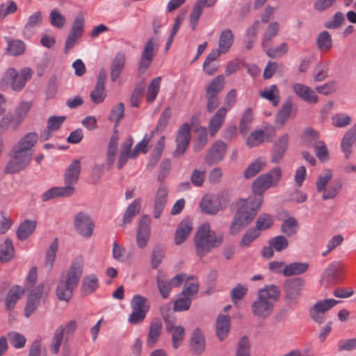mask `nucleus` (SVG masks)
<instances>
[{"instance_id":"59","label":"nucleus","mask_w":356,"mask_h":356,"mask_svg":"<svg viewBox=\"0 0 356 356\" xmlns=\"http://www.w3.org/2000/svg\"><path fill=\"white\" fill-rule=\"evenodd\" d=\"M345 17L341 12H337L333 17L325 22L324 26L329 29H337L344 22Z\"/></svg>"},{"instance_id":"61","label":"nucleus","mask_w":356,"mask_h":356,"mask_svg":"<svg viewBox=\"0 0 356 356\" xmlns=\"http://www.w3.org/2000/svg\"><path fill=\"white\" fill-rule=\"evenodd\" d=\"M332 173L329 169L325 170L319 176L316 181V190L318 192L325 191L329 181L332 179Z\"/></svg>"},{"instance_id":"50","label":"nucleus","mask_w":356,"mask_h":356,"mask_svg":"<svg viewBox=\"0 0 356 356\" xmlns=\"http://www.w3.org/2000/svg\"><path fill=\"white\" fill-rule=\"evenodd\" d=\"M58 242L57 238H54L52 243L50 244L49 248L47 249L45 254V266L51 270L53 267L56 254L58 251Z\"/></svg>"},{"instance_id":"18","label":"nucleus","mask_w":356,"mask_h":356,"mask_svg":"<svg viewBox=\"0 0 356 356\" xmlns=\"http://www.w3.org/2000/svg\"><path fill=\"white\" fill-rule=\"evenodd\" d=\"M292 89L298 97L309 104H316L318 102V95L315 91L306 85L296 83L292 85Z\"/></svg>"},{"instance_id":"5","label":"nucleus","mask_w":356,"mask_h":356,"mask_svg":"<svg viewBox=\"0 0 356 356\" xmlns=\"http://www.w3.org/2000/svg\"><path fill=\"white\" fill-rule=\"evenodd\" d=\"M32 156L33 152H27L13 146L9 154L10 160L5 168V172L15 174L24 170L29 165Z\"/></svg>"},{"instance_id":"47","label":"nucleus","mask_w":356,"mask_h":356,"mask_svg":"<svg viewBox=\"0 0 356 356\" xmlns=\"http://www.w3.org/2000/svg\"><path fill=\"white\" fill-rule=\"evenodd\" d=\"M8 42L7 51L12 56H19L26 51V44L21 40L6 39Z\"/></svg>"},{"instance_id":"21","label":"nucleus","mask_w":356,"mask_h":356,"mask_svg":"<svg viewBox=\"0 0 356 356\" xmlns=\"http://www.w3.org/2000/svg\"><path fill=\"white\" fill-rule=\"evenodd\" d=\"M227 113V108L226 107H220L211 118L209 123V130L211 136H214L221 129L225 122Z\"/></svg>"},{"instance_id":"8","label":"nucleus","mask_w":356,"mask_h":356,"mask_svg":"<svg viewBox=\"0 0 356 356\" xmlns=\"http://www.w3.org/2000/svg\"><path fill=\"white\" fill-rule=\"evenodd\" d=\"M305 284V281L301 277H296L284 282L283 286L287 304L293 305L298 302L304 289Z\"/></svg>"},{"instance_id":"31","label":"nucleus","mask_w":356,"mask_h":356,"mask_svg":"<svg viewBox=\"0 0 356 356\" xmlns=\"http://www.w3.org/2000/svg\"><path fill=\"white\" fill-rule=\"evenodd\" d=\"M99 286V282L97 276L95 274H90L83 277L81 290L83 295L87 296L88 294L94 293Z\"/></svg>"},{"instance_id":"14","label":"nucleus","mask_w":356,"mask_h":356,"mask_svg":"<svg viewBox=\"0 0 356 356\" xmlns=\"http://www.w3.org/2000/svg\"><path fill=\"white\" fill-rule=\"evenodd\" d=\"M296 109L293 108L292 98L289 97L283 103L275 116V123L279 128L282 127L291 117L296 115Z\"/></svg>"},{"instance_id":"51","label":"nucleus","mask_w":356,"mask_h":356,"mask_svg":"<svg viewBox=\"0 0 356 356\" xmlns=\"http://www.w3.org/2000/svg\"><path fill=\"white\" fill-rule=\"evenodd\" d=\"M170 117H171V109L170 107H167L161 113L159 121L155 127V129L152 131L150 137H152L155 132L163 131L167 127V124L168 123V121H169Z\"/></svg>"},{"instance_id":"12","label":"nucleus","mask_w":356,"mask_h":356,"mask_svg":"<svg viewBox=\"0 0 356 356\" xmlns=\"http://www.w3.org/2000/svg\"><path fill=\"white\" fill-rule=\"evenodd\" d=\"M191 140V127L188 123L184 124L179 129L176 138L177 147L174 156L179 157L186 150Z\"/></svg>"},{"instance_id":"28","label":"nucleus","mask_w":356,"mask_h":356,"mask_svg":"<svg viewBox=\"0 0 356 356\" xmlns=\"http://www.w3.org/2000/svg\"><path fill=\"white\" fill-rule=\"evenodd\" d=\"M37 222L35 220H24L19 225L16 234L19 240L24 241L29 238L35 230Z\"/></svg>"},{"instance_id":"10","label":"nucleus","mask_w":356,"mask_h":356,"mask_svg":"<svg viewBox=\"0 0 356 356\" xmlns=\"http://www.w3.org/2000/svg\"><path fill=\"white\" fill-rule=\"evenodd\" d=\"M74 227L80 236L88 238L93 234L95 223L88 214L79 212L74 216Z\"/></svg>"},{"instance_id":"2","label":"nucleus","mask_w":356,"mask_h":356,"mask_svg":"<svg viewBox=\"0 0 356 356\" xmlns=\"http://www.w3.org/2000/svg\"><path fill=\"white\" fill-rule=\"evenodd\" d=\"M83 273V261L81 257H76L72 261L66 274L60 277L56 291L58 300L70 301L74 290L79 285Z\"/></svg>"},{"instance_id":"23","label":"nucleus","mask_w":356,"mask_h":356,"mask_svg":"<svg viewBox=\"0 0 356 356\" xmlns=\"http://www.w3.org/2000/svg\"><path fill=\"white\" fill-rule=\"evenodd\" d=\"M230 331V318L227 315L218 316L216 324V333L220 341L225 339Z\"/></svg>"},{"instance_id":"48","label":"nucleus","mask_w":356,"mask_h":356,"mask_svg":"<svg viewBox=\"0 0 356 356\" xmlns=\"http://www.w3.org/2000/svg\"><path fill=\"white\" fill-rule=\"evenodd\" d=\"M161 77L157 76L153 79L147 87L146 99L148 102H153L160 90Z\"/></svg>"},{"instance_id":"42","label":"nucleus","mask_w":356,"mask_h":356,"mask_svg":"<svg viewBox=\"0 0 356 356\" xmlns=\"http://www.w3.org/2000/svg\"><path fill=\"white\" fill-rule=\"evenodd\" d=\"M225 79L222 76H216L206 88L205 95L218 96L223 90Z\"/></svg>"},{"instance_id":"1","label":"nucleus","mask_w":356,"mask_h":356,"mask_svg":"<svg viewBox=\"0 0 356 356\" xmlns=\"http://www.w3.org/2000/svg\"><path fill=\"white\" fill-rule=\"evenodd\" d=\"M263 202L261 197L241 199L237 202L238 209L230 225L229 232L232 236L250 225L257 215Z\"/></svg>"},{"instance_id":"17","label":"nucleus","mask_w":356,"mask_h":356,"mask_svg":"<svg viewBox=\"0 0 356 356\" xmlns=\"http://www.w3.org/2000/svg\"><path fill=\"white\" fill-rule=\"evenodd\" d=\"M150 220L148 216H144L140 221L137 234H136V243L140 248H145L149 241L150 236Z\"/></svg>"},{"instance_id":"13","label":"nucleus","mask_w":356,"mask_h":356,"mask_svg":"<svg viewBox=\"0 0 356 356\" xmlns=\"http://www.w3.org/2000/svg\"><path fill=\"white\" fill-rule=\"evenodd\" d=\"M227 145L222 140H217L209 149L204 156V161L209 165L221 161L227 152Z\"/></svg>"},{"instance_id":"15","label":"nucleus","mask_w":356,"mask_h":356,"mask_svg":"<svg viewBox=\"0 0 356 356\" xmlns=\"http://www.w3.org/2000/svg\"><path fill=\"white\" fill-rule=\"evenodd\" d=\"M44 284H40L29 296L24 309V315L26 317H29L38 308L44 292Z\"/></svg>"},{"instance_id":"64","label":"nucleus","mask_w":356,"mask_h":356,"mask_svg":"<svg viewBox=\"0 0 356 356\" xmlns=\"http://www.w3.org/2000/svg\"><path fill=\"white\" fill-rule=\"evenodd\" d=\"M236 356H250V346L249 340L246 337H243L238 341Z\"/></svg>"},{"instance_id":"30","label":"nucleus","mask_w":356,"mask_h":356,"mask_svg":"<svg viewBox=\"0 0 356 356\" xmlns=\"http://www.w3.org/2000/svg\"><path fill=\"white\" fill-rule=\"evenodd\" d=\"M280 30V24L277 22H273L268 24L262 35V48L272 45L273 40L276 37Z\"/></svg>"},{"instance_id":"29","label":"nucleus","mask_w":356,"mask_h":356,"mask_svg":"<svg viewBox=\"0 0 356 356\" xmlns=\"http://www.w3.org/2000/svg\"><path fill=\"white\" fill-rule=\"evenodd\" d=\"M193 224L189 220H182L175 232V241L177 245L181 244L189 236L192 231Z\"/></svg>"},{"instance_id":"44","label":"nucleus","mask_w":356,"mask_h":356,"mask_svg":"<svg viewBox=\"0 0 356 356\" xmlns=\"http://www.w3.org/2000/svg\"><path fill=\"white\" fill-rule=\"evenodd\" d=\"M266 165V161L263 158H258L254 162L250 163L244 171V177L246 179L253 177Z\"/></svg>"},{"instance_id":"6","label":"nucleus","mask_w":356,"mask_h":356,"mask_svg":"<svg viewBox=\"0 0 356 356\" xmlns=\"http://www.w3.org/2000/svg\"><path fill=\"white\" fill-rule=\"evenodd\" d=\"M282 177V170L280 167L274 168L270 172L258 177L252 184V191L254 197H262V193L271 186H276Z\"/></svg>"},{"instance_id":"26","label":"nucleus","mask_w":356,"mask_h":356,"mask_svg":"<svg viewBox=\"0 0 356 356\" xmlns=\"http://www.w3.org/2000/svg\"><path fill=\"white\" fill-rule=\"evenodd\" d=\"M191 350L195 354H201L205 349V339L199 328H195L192 332L190 341Z\"/></svg>"},{"instance_id":"19","label":"nucleus","mask_w":356,"mask_h":356,"mask_svg":"<svg viewBox=\"0 0 356 356\" xmlns=\"http://www.w3.org/2000/svg\"><path fill=\"white\" fill-rule=\"evenodd\" d=\"M168 193V188L163 184L157 189L154 197L153 210V216L155 218H159L161 216L166 204Z\"/></svg>"},{"instance_id":"25","label":"nucleus","mask_w":356,"mask_h":356,"mask_svg":"<svg viewBox=\"0 0 356 356\" xmlns=\"http://www.w3.org/2000/svg\"><path fill=\"white\" fill-rule=\"evenodd\" d=\"M42 15L41 11L33 13L28 19L24 26L22 35L25 39H29L34 33L33 29L42 24Z\"/></svg>"},{"instance_id":"62","label":"nucleus","mask_w":356,"mask_h":356,"mask_svg":"<svg viewBox=\"0 0 356 356\" xmlns=\"http://www.w3.org/2000/svg\"><path fill=\"white\" fill-rule=\"evenodd\" d=\"M264 140V131L257 130L250 134L247 138L246 144L249 147H253L262 143Z\"/></svg>"},{"instance_id":"41","label":"nucleus","mask_w":356,"mask_h":356,"mask_svg":"<svg viewBox=\"0 0 356 356\" xmlns=\"http://www.w3.org/2000/svg\"><path fill=\"white\" fill-rule=\"evenodd\" d=\"M317 47L320 51H328L332 47V38L327 31L321 32L316 38Z\"/></svg>"},{"instance_id":"63","label":"nucleus","mask_w":356,"mask_h":356,"mask_svg":"<svg viewBox=\"0 0 356 356\" xmlns=\"http://www.w3.org/2000/svg\"><path fill=\"white\" fill-rule=\"evenodd\" d=\"M8 337L10 344L15 348H22L25 346L26 340L23 334L16 332H10L8 334Z\"/></svg>"},{"instance_id":"57","label":"nucleus","mask_w":356,"mask_h":356,"mask_svg":"<svg viewBox=\"0 0 356 356\" xmlns=\"http://www.w3.org/2000/svg\"><path fill=\"white\" fill-rule=\"evenodd\" d=\"M273 224V218L270 215L263 213L257 218L256 225L252 227L253 229H257L258 232L268 229Z\"/></svg>"},{"instance_id":"27","label":"nucleus","mask_w":356,"mask_h":356,"mask_svg":"<svg viewBox=\"0 0 356 356\" xmlns=\"http://www.w3.org/2000/svg\"><path fill=\"white\" fill-rule=\"evenodd\" d=\"M125 54L122 52H118L111 63V79L115 81L120 76L125 64Z\"/></svg>"},{"instance_id":"46","label":"nucleus","mask_w":356,"mask_h":356,"mask_svg":"<svg viewBox=\"0 0 356 356\" xmlns=\"http://www.w3.org/2000/svg\"><path fill=\"white\" fill-rule=\"evenodd\" d=\"M200 207L202 212L215 215L219 211L220 204L209 198L204 197L200 202Z\"/></svg>"},{"instance_id":"58","label":"nucleus","mask_w":356,"mask_h":356,"mask_svg":"<svg viewBox=\"0 0 356 356\" xmlns=\"http://www.w3.org/2000/svg\"><path fill=\"white\" fill-rule=\"evenodd\" d=\"M192 300L179 293L175 301L173 309L175 312H184L189 309Z\"/></svg>"},{"instance_id":"37","label":"nucleus","mask_w":356,"mask_h":356,"mask_svg":"<svg viewBox=\"0 0 356 356\" xmlns=\"http://www.w3.org/2000/svg\"><path fill=\"white\" fill-rule=\"evenodd\" d=\"M24 292V290L19 286H14L9 290L5 300V305L8 310H12L15 307Z\"/></svg>"},{"instance_id":"11","label":"nucleus","mask_w":356,"mask_h":356,"mask_svg":"<svg viewBox=\"0 0 356 356\" xmlns=\"http://www.w3.org/2000/svg\"><path fill=\"white\" fill-rule=\"evenodd\" d=\"M106 79V71L102 68L99 70L95 88L90 93L91 101L95 104L102 103L106 97L105 91V81Z\"/></svg>"},{"instance_id":"3","label":"nucleus","mask_w":356,"mask_h":356,"mask_svg":"<svg viewBox=\"0 0 356 356\" xmlns=\"http://www.w3.org/2000/svg\"><path fill=\"white\" fill-rule=\"evenodd\" d=\"M223 241V236L211 230L210 225L203 223L197 230L194 243L195 252L199 257H203L213 249L219 247Z\"/></svg>"},{"instance_id":"38","label":"nucleus","mask_w":356,"mask_h":356,"mask_svg":"<svg viewBox=\"0 0 356 356\" xmlns=\"http://www.w3.org/2000/svg\"><path fill=\"white\" fill-rule=\"evenodd\" d=\"M261 97L268 100L274 106H277L280 102V91L276 85H271L260 91Z\"/></svg>"},{"instance_id":"45","label":"nucleus","mask_w":356,"mask_h":356,"mask_svg":"<svg viewBox=\"0 0 356 356\" xmlns=\"http://www.w3.org/2000/svg\"><path fill=\"white\" fill-rule=\"evenodd\" d=\"M298 221L293 217H289L284 220L281 225V231L286 236H292L296 234L298 230Z\"/></svg>"},{"instance_id":"39","label":"nucleus","mask_w":356,"mask_h":356,"mask_svg":"<svg viewBox=\"0 0 356 356\" xmlns=\"http://www.w3.org/2000/svg\"><path fill=\"white\" fill-rule=\"evenodd\" d=\"M118 132L115 129L110 138L107 151V163L111 167L115 159V154L118 146Z\"/></svg>"},{"instance_id":"56","label":"nucleus","mask_w":356,"mask_h":356,"mask_svg":"<svg viewBox=\"0 0 356 356\" xmlns=\"http://www.w3.org/2000/svg\"><path fill=\"white\" fill-rule=\"evenodd\" d=\"M49 22L52 26L62 29L66 23V19L58 9L54 8L49 13Z\"/></svg>"},{"instance_id":"22","label":"nucleus","mask_w":356,"mask_h":356,"mask_svg":"<svg viewBox=\"0 0 356 356\" xmlns=\"http://www.w3.org/2000/svg\"><path fill=\"white\" fill-rule=\"evenodd\" d=\"M81 172V163L79 160H74L65 170L64 181L65 184L74 186L79 178Z\"/></svg>"},{"instance_id":"20","label":"nucleus","mask_w":356,"mask_h":356,"mask_svg":"<svg viewBox=\"0 0 356 356\" xmlns=\"http://www.w3.org/2000/svg\"><path fill=\"white\" fill-rule=\"evenodd\" d=\"M217 0H197L190 14V24L193 30L195 29L198 20L202 13L204 6H214Z\"/></svg>"},{"instance_id":"43","label":"nucleus","mask_w":356,"mask_h":356,"mask_svg":"<svg viewBox=\"0 0 356 356\" xmlns=\"http://www.w3.org/2000/svg\"><path fill=\"white\" fill-rule=\"evenodd\" d=\"M15 254L13 241L10 238L5 240L4 243L0 245V261L6 262L11 260Z\"/></svg>"},{"instance_id":"4","label":"nucleus","mask_w":356,"mask_h":356,"mask_svg":"<svg viewBox=\"0 0 356 356\" xmlns=\"http://www.w3.org/2000/svg\"><path fill=\"white\" fill-rule=\"evenodd\" d=\"M280 291L275 285L267 286L258 291L257 299L252 305V311L254 316L265 318L270 316L275 301L279 298Z\"/></svg>"},{"instance_id":"54","label":"nucleus","mask_w":356,"mask_h":356,"mask_svg":"<svg viewBox=\"0 0 356 356\" xmlns=\"http://www.w3.org/2000/svg\"><path fill=\"white\" fill-rule=\"evenodd\" d=\"M266 55L272 58H280L288 51V45L286 42L282 43L280 46L272 47L271 46L263 48Z\"/></svg>"},{"instance_id":"60","label":"nucleus","mask_w":356,"mask_h":356,"mask_svg":"<svg viewBox=\"0 0 356 356\" xmlns=\"http://www.w3.org/2000/svg\"><path fill=\"white\" fill-rule=\"evenodd\" d=\"M17 10V4L12 0L0 4V21L3 20L7 15L15 13Z\"/></svg>"},{"instance_id":"36","label":"nucleus","mask_w":356,"mask_h":356,"mask_svg":"<svg viewBox=\"0 0 356 356\" xmlns=\"http://www.w3.org/2000/svg\"><path fill=\"white\" fill-rule=\"evenodd\" d=\"M38 136L35 132H29L23 136L14 146L27 152H33L32 148L36 143Z\"/></svg>"},{"instance_id":"24","label":"nucleus","mask_w":356,"mask_h":356,"mask_svg":"<svg viewBox=\"0 0 356 356\" xmlns=\"http://www.w3.org/2000/svg\"><path fill=\"white\" fill-rule=\"evenodd\" d=\"M162 327V323L159 319L155 318L151 321L146 341L147 346H154L161 336Z\"/></svg>"},{"instance_id":"32","label":"nucleus","mask_w":356,"mask_h":356,"mask_svg":"<svg viewBox=\"0 0 356 356\" xmlns=\"http://www.w3.org/2000/svg\"><path fill=\"white\" fill-rule=\"evenodd\" d=\"M141 203V199L137 198L128 206L123 216L122 227H124L127 224L131 222L134 218L140 212Z\"/></svg>"},{"instance_id":"16","label":"nucleus","mask_w":356,"mask_h":356,"mask_svg":"<svg viewBox=\"0 0 356 356\" xmlns=\"http://www.w3.org/2000/svg\"><path fill=\"white\" fill-rule=\"evenodd\" d=\"M339 264L337 262L330 263L328 266L323 270L320 280L321 284L327 288L332 284L338 282V277L339 273Z\"/></svg>"},{"instance_id":"55","label":"nucleus","mask_w":356,"mask_h":356,"mask_svg":"<svg viewBox=\"0 0 356 356\" xmlns=\"http://www.w3.org/2000/svg\"><path fill=\"white\" fill-rule=\"evenodd\" d=\"M268 244L274 248L275 251L281 252L289 247V241L285 236L279 235L270 238Z\"/></svg>"},{"instance_id":"34","label":"nucleus","mask_w":356,"mask_h":356,"mask_svg":"<svg viewBox=\"0 0 356 356\" xmlns=\"http://www.w3.org/2000/svg\"><path fill=\"white\" fill-rule=\"evenodd\" d=\"M309 268V264L306 262H293L286 265L282 270L285 277L299 275L305 273Z\"/></svg>"},{"instance_id":"7","label":"nucleus","mask_w":356,"mask_h":356,"mask_svg":"<svg viewBox=\"0 0 356 356\" xmlns=\"http://www.w3.org/2000/svg\"><path fill=\"white\" fill-rule=\"evenodd\" d=\"M27 76H31L29 70H24L19 74L15 69L9 68L1 79L0 86L3 90L10 87L15 91L22 90L25 86Z\"/></svg>"},{"instance_id":"9","label":"nucleus","mask_w":356,"mask_h":356,"mask_svg":"<svg viewBox=\"0 0 356 356\" xmlns=\"http://www.w3.org/2000/svg\"><path fill=\"white\" fill-rule=\"evenodd\" d=\"M159 49V44L153 38H149L145 43L141 52V57L139 62L138 72L140 74L145 73L150 66Z\"/></svg>"},{"instance_id":"40","label":"nucleus","mask_w":356,"mask_h":356,"mask_svg":"<svg viewBox=\"0 0 356 356\" xmlns=\"http://www.w3.org/2000/svg\"><path fill=\"white\" fill-rule=\"evenodd\" d=\"M199 290V284L197 279L194 277H188L186 281L181 294L186 296L187 298H193L197 293Z\"/></svg>"},{"instance_id":"49","label":"nucleus","mask_w":356,"mask_h":356,"mask_svg":"<svg viewBox=\"0 0 356 356\" xmlns=\"http://www.w3.org/2000/svg\"><path fill=\"white\" fill-rule=\"evenodd\" d=\"M260 235L257 229L250 228L243 235L241 239L238 242V246L242 249H246L250 247L251 243L254 242Z\"/></svg>"},{"instance_id":"53","label":"nucleus","mask_w":356,"mask_h":356,"mask_svg":"<svg viewBox=\"0 0 356 356\" xmlns=\"http://www.w3.org/2000/svg\"><path fill=\"white\" fill-rule=\"evenodd\" d=\"M156 282L161 297L164 299L168 298L172 287L170 281L166 280L164 275L159 274L157 275Z\"/></svg>"},{"instance_id":"35","label":"nucleus","mask_w":356,"mask_h":356,"mask_svg":"<svg viewBox=\"0 0 356 356\" xmlns=\"http://www.w3.org/2000/svg\"><path fill=\"white\" fill-rule=\"evenodd\" d=\"M234 34L230 29L223 30L219 37L218 49L222 54H226L234 43Z\"/></svg>"},{"instance_id":"33","label":"nucleus","mask_w":356,"mask_h":356,"mask_svg":"<svg viewBox=\"0 0 356 356\" xmlns=\"http://www.w3.org/2000/svg\"><path fill=\"white\" fill-rule=\"evenodd\" d=\"M355 136L356 125H354L346 133L342 138L341 147L346 159H348L351 154V147L355 140Z\"/></svg>"},{"instance_id":"52","label":"nucleus","mask_w":356,"mask_h":356,"mask_svg":"<svg viewBox=\"0 0 356 356\" xmlns=\"http://www.w3.org/2000/svg\"><path fill=\"white\" fill-rule=\"evenodd\" d=\"M131 307L132 310L144 311L145 313H147L149 309L147 299L140 295L134 296L131 301Z\"/></svg>"}]
</instances>
